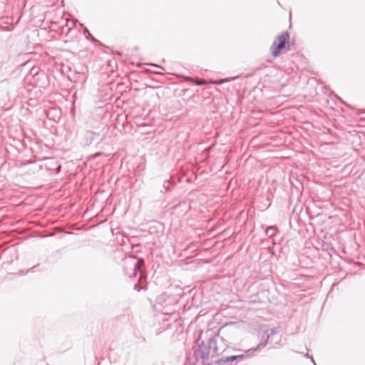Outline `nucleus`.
Returning a JSON list of instances; mask_svg holds the SVG:
<instances>
[{
  "instance_id": "1",
  "label": "nucleus",
  "mask_w": 365,
  "mask_h": 365,
  "mask_svg": "<svg viewBox=\"0 0 365 365\" xmlns=\"http://www.w3.org/2000/svg\"><path fill=\"white\" fill-rule=\"evenodd\" d=\"M289 39V34L287 32H283L280 35H279L276 39V41L273 43L272 46V53L274 56H277L281 50L284 48V46L287 41Z\"/></svg>"
},
{
  "instance_id": "2",
  "label": "nucleus",
  "mask_w": 365,
  "mask_h": 365,
  "mask_svg": "<svg viewBox=\"0 0 365 365\" xmlns=\"http://www.w3.org/2000/svg\"><path fill=\"white\" fill-rule=\"evenodd\" d=\"M143 264V260H142V259L134 262V263H133V269H134V276L135 277H136L138 271L141 272L140 267Z\"/></svg>"
},
{
  "instance_id": "3",
  "label": "nucleus",
  "mask_w": 365,
  "mask_h": 365,
  "mask_svg": "<svg viewBox=\"0 0 365 365\" xmlns=\"http://www.w3.org/2000/svg\"><path fill=\"white\" fill-rule=\"evenodd\" d=\"M266 232L269 236H274L276 234V228L274 227H268L266 230Z\"/></svg>"
},
{
  "instance_id": "4",
  "label": "nucleus",
  "mask_w": 365,
  "mask_h": 365,
  "mask_svg": "<svg viewBox=\"0 0 365 365\" xmlns=\"http://www.w3.org/2000/svg\"><path fill=\"white\" fill-rule=\"evenodd\" d=\"M238 357H242L241 356H232L227 358V361H233Z\"/></svg>"
},
{
  "instance_id": "5",
  "label": "nucleus",
  "mask_w": 365,
  "mask_h": 365,
  "mask_svg": "<svg viewBox=\"0 0 365 365\" xmlns=\"http://www.w3.org/2000/svg\"><path fill=\"white\" fill-rule=\"evenodd\" d=\"M205 83V81H202V80L196 81V84L199 85V86L204 85Z\"/></svg>"
},
{
  "instance_id": "6",
  "label": "nucleus",
  "mask_w": 365,
  "mask_h": 365,
  "mask_svg": "<svg viewBox=\"0 0 365 365\" xmlns=\"http://www.w3.org/2000/svg\"><path fill=\"white\" fill-rule=\"evenodd\" d=\"M225 81H225V80H222V81L220 82V83H223V82H225Z\"/></svg>"
}]
</instances>
